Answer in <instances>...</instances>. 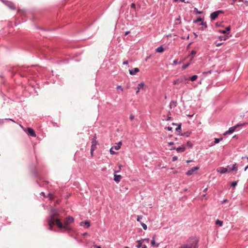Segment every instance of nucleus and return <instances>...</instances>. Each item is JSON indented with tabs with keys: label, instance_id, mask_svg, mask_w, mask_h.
Returning a JSON list of instances; mask_svg holds the SVG:
<instances>
[{
	"label": "nucleus",
	"instance_id": "f257e3e1",
	"mask_svg": "<svg viewBox=\"0 0 248 248\" xmlns=\"http://www.w3.org/2000/svg\"><path fill=\"white\" fill-rule=\"evenodd\" d=\"M61 213L62 211L58 208H54L52 207L50 208V214L46 218V221L49 226L48 229L50 231H54V225H56L61 230L71 231L70 226L74 223L75 221L74 218L69 216L63 220V223L62 222Z\"/></svg>",
	"mask_w": 248,
	"mask_h": 248
},
{
	"label": "nucleus",
	"instance_id": "f03ea898",
	"mask_svg": "<svg viewBox=\"0 0 248 248\" xmlns=\"http://www.w3.org/2000/svg\"><path fill=\"white\" fill-rule=\"evenodd\" d=\"M34 68L32 67H22L21 69V77H27L29 76L30 75H33V73L35 72L33 69Z\"/></svg>",
	"mask_w": 248,
	"mask_h": 248
},
{
	"label": "nucleus",
	"instance_id": "7ed1b4c3",
	"mask_svg": "<svg viewBox=\"0 0 248 248\" xmlns=\"http://www.w3.org/2000/svg\"><path fill=\"white\" fill-rule=\"evenodd\" d=\"M245 123H242V124H236L235 125L229 128V130L226 131L225 132L223 133L224 136H226L229 134H231L233 132L235 131V130L236 129V128L239 126H242L244 125H245Z\"/></svg>",
	"mask_w": 248,
	"mask_h": 248
},
{
	"label": "nucleus",
	"instance_id": "20e7f679",
	"mask_svg": "<svg viewBox=\"0 0 248 248\" xmlns=\"http://www.w3.org/2000/svg\"><path fill=\"white\" fill-rule=\"evenodd\" d=\"M198 240L194 239V240L189 244L183 245L180 248H198Z\"/></svg>",
	"mask_w": 248,
	"mask_h": 248
},
{
	"label": "nucleus",
	"instance_id": "39448f33",
	"mask_svg": "<svg viewBox=\"0 0 248 248\" xmlns=\"http://www.w3.org/2000/svg\"><path fill=\"white\" fill-rule=\"evenodd\" d=\"M188 79V78L184 76L181 78H178L175 80L173 81V84L174 85H179V84L181 83H184L185 84H186L188 83L186 82V80Z\"/></svg>",
	"mask_w": 248,
	"mask_h": 248
},
{
	"label": "nucleus",
	"instance_id": "423d86ee",
	"mask_svg": "<svg viewBox=\"0 0 248 248\" xmlns=\"http://www.w3.org/2000/svg\"><path fill=\"white\" fill-rule=\"evenodd\" d=\"M223 13V12L222 10H217L212 13L210 15L211 19L212 20H215L219 14H221Z\"/></svg>",
	"mask_w": 248,
	"mask_h": 248
},
{
	"label": "nucleus",
	"instance_id": "0eeeda50",
	"mask_svg": "<svg viewBox=\"0 0 248 248\" xmlns=\"http://www.w3.org/2000/svg\"><path fill=\"white\" fill-rule=\"evenodd\" d=\"M2 2L6 5L8 7H9L11 10H15L16 6L14 3L11 1L8 0H2Z\"/></svg>",
	"mask_w": 248,
	"mask_h": 248
},
{
	"label": "nucleus",
	"instance_id": "6e6552de",
	"mask_svg": "<svg viewBox=\"0 0 248 248\" xmlns=\"http://www.w3.org/2000/svg\"><path fill=\"white\" fill-rule=\"evenodd\" d=\"M199 168H200V167L199 166H196V167H193L191 169H190V170H189L186 172V174L187 176H191L194 173V171L198 170L199 169Z\"/></svg>",
	"mask_w": 248,
	"mask_h": 248
},
{
	"label": "nucleus",
	"instance_id": "1a4fd4ad",
	"mask_svg": "<svg viewBox=\"0 0 248 248\" xmlns=\"http://www.w3.org/2000/svg\"><path fill=\"white\" fill-rule=\"evenodd\" d=\"M119 172V170L118 171H115L114 172V181L115 182H116L117 183H118L120 182L122 177L121 175H117L116 174V173H117V172Z\"/></svg>",
	"mask_w": 248,
	"mask_h": 248
},
{
	"label": "nucleus",
	"instance_id": "9d476101",
	"mask_svg": "<svg viewBox=\"0 0 248 248\" xmlns=\"http://www.w3.org/2000/svg\"><path fill=\"white\" fill-rule=\"evenodd\" d=\"M27 133L28 135L33 137H36V134H35L34 130L33 129H32L31 128H30V127L27 128Z\"/></svg>",
	"mask_w": 248,
	"mask_h": 248
},
{
	"label": "nucleus",
	"instance_id": "9b49d317",
	"mask_svg": "<svg viewBox=\"0 0 248 248\" xmlns=\"http://www.w3.org/2000/svg\"><path fill=\"white\" fill-rule=\"evenodd\" d=\"M231 30V27L228 26L226 28L225 30H218V32L220 33H222L224 34H227L229 33L230 31Z\"/></svg>",
	"mask_w": 248,
	"mask_h": 248
},
{
	"label": "nucleus",
	"instance_id": "f8f14e48",
	"mask_svg": "<svg viewBox=\"0 0 248 248\" xmlns=\"http://www.w3.org/2000/svg\"><path fill=\"white\" fill-rule=\"evenodd\" d=\"M186 150V147L185 145H182L176 148V150L178 153H182L184 152Z\"/></svg>",
	"mask_w": 248,
	"mask_h": 248
},
{
	"label": "nucleus",
	"instance_id": "ddd939ff",
	"mask_svg": "<svg viewBox=\"0 0 248 248\" xmlns=\"http://www.w3.org/2000/svg\"><path fill=\"white\" fill-rule=\"evenodd\" d=\"M144 86V84L143 82L139 83L138 85V86L137 88L136 93L138 94L139 93V92H140V90L143 89Z\"/></svg>",
	"mask_w": 248,
	"mask_h": 248
},
{
	"label": "nucleus",
	"instance_id": "4468645a",
	"mask_svg": "<svg viewBox=\"0 0 248 248\" xmlns=\"http://www.w3.org/2000/svg\"><path fill=\"white\" fill-rule=\"evenodd\" d=\"M140 69L138 68H134L129 70V73L131 75H135L137 72H139Z\"/></svg>",
	"mask_w": 248,
	"mask_h": 248
},
{
	"label": "nucleus",
	"instance_id": "2eb2a0df",
	"mask_svg": "<svg viewBox=\"0 0 248 248\" xmlns=\"http://www.w3.org/2000/svg\"><path fill=\"white\" fill-rule=\"evenodd\" d=\"M83 224L86 226L85 227L86 228H88L90 226V223L89 221H82L80 222L81 226H82Z\"/></svg>",
	"mask_w": 248,
	"mask_h": 248
},
{
	"label": "nucleus",
	"instance_id": "dca6fc26",
	"mask_svg": "<svg viewBox=\"0 0 248 248\" xmlns=\"http://www.w3.org/2000/svg\"><path fill=\"white\" fill-rule=\"evenodd\" d=\"M40 195H41V196H43V197H48V198H49V199H50V200H52V199H53V195H52V194H51V193H49V194H48V195H47V196H46V195H45V193L44 192H41V193H40Z\"/></svg>",
	"mask_w": 248,
	"mask_h": 248
},
{
	"label": "nucleus",
	"instance_id": "f3484780",
	"mask_svg": "<svg viewBox=\"0 0 248 248\" xmlns=\"http://www.w3.org/2000/svg\"><path fill=\"white\" fill-rule=\"evenodd\" d=\"M191 132L189 131H187L186 132L182 133H178L179 135L185 136L186 137H188L191 134Z\"/></svg>",
	"mask_w": 248,
	"mask_h": 248
},
{
	"label": "nucleus",
	"instance_id": "a211bd4d",
	"mask_svg": "<svg viewBox=\"0 0 248 248\" xmlns=\"http://www.w3.org/2000/svg\"><path fill=\"white\" fill-rule=\"evenodd\" d=\"M155 235H154L152 238V240L151 241V245L153 247L156 246V247H158L159 246V244H157L155 245Z\"/></svg>",
	"mask_w": 248,
	"mask_h": 248
},
{
	"label": "nucleus",
	"instance_id": "6ab92c4d",
	"mask_svg": "<svg viewBox=\"0 0 248 248\" xmlns=\"http://www.w3.org/2000/svg\"><path fill=\"white\" fill-rule=\"evenodd\" d=\"M229 37V36L227 34H224L223 35L219 36L218 38L220 41L222 40H226Z\"/></svg>",
	"mask_w": 248,
	"mask_h": 248
},
{
	"label": "nucleus",
	"instance_id": "aec40b11",
	"mask_svg": "<svg viewBox=\"0 0 248 248\" xmlns=\"http://www.w3.org/2000/svg\"><path fill=\"white\" fill-rule=\"evenodd\" d=\"M219 172L221 173V174H223V173H225L227 172V169L226 168H224V167H220L219 168ZM219 171V170H218Z\"/></svg>",
	"mask_w": 248,
	"mask_h": 248
},
{
	"label": "nucleus",
	"instance_id": "412c9836",
	"mask_svg": "<svg viewBox=\"0 0 248 248\" xmlns=\"http://www.w3.org/2000/svg\"><path fill=\"white\" fill-rule=\"evenodd\" d=\"M155 51L158 53H162L164 51V48L162 46H160L155 49Z\"/></svg>",
	"mask_w": 248,
	"mask_h": 248
},
{
	"label": "nucleus",
	"instance_id": "4be33fe9",
	"mask_svg": "<svg viewBox=\"0 0 248 248\" xmlns=\"http://www.w3.org/2000/svg\"><path fill=\"white\" fill-rule=\"evenodd\" d=\"M196 51H195V50H192L191 52H190V54L189 55V57H191V60H192L194 57L195 56V55H196Z\"/></svg>",
	"mask_w": 248,
	"mask_h": 248
},
{
	"label": "nucleus",
	"instance_id": "5701e85b",
	"mask_svg": "<svg viewBox=\"0 0 248 248\" xmlns=\"http://www.w3.org/2000/svg\"><path fill=\"white\" fill-rule=\"evenodd\" d=\"M238 170L237 169V165L236 163L234 164L231 169H230V171H237Z\"/></svg>",
	"mask_w": 248,
	"mask_h": 248
},
{
	"label": "nucleus",
	"instance_id": "b1692460",
	"mask_svg": "<svg viewBox=\"0 0 248 248\" xmlns=\"http://www.w3.org/2000/svg\"><path fill=\"white\" fill-rule=\"evenodd\" d=\"M175 130L178 132L179 133H182L181 132V124H180L178 125L177 127L176 128Z\"/></svg>",
	"mask_w": 248,
	"mask_h": 248
},
{
	"label": "nucleus",
	"instance_id": "393cba45",
	"mask_svg": "<svg viewBox=\"0 0 248 248\" xmlns=\"http://www.w3.org/2000/svg\"><path fill=\"white\" fill-rule=\"evenodd\" d=\"M138 244L136 246L137 248H140L142 246V241L141 240H138L137 241Z\"/></svg>",
	"mask_w": 248,
	"mask_h": 248
},
{
	"label": "nucleus",
	"instance_id": "a878e982",
	"mask_svg": "<svg viewBox=\"0 0 248 248\" xmlns=\"http://www.w3.org/2000/svg\"><path fill=\"white\" fill-rule=\"evenodd\" d=\"M96 135H95L94 136V138L92 139V144H94V145H96L97 142L96 140Z\"/></svg>",
	"mask_w": 248,
	"mask_h": 248
},
{
	"label": "nucleus",
	"instance_id": "bb28decb",
	"mask_svg": "<svg viewBox=\"0 0 248 248\" xmlns=\"http://www.w3.org/2000/svg\"><path fill=\"white\" fill-rule=\"evenodd\" d=\"M216 224L218 225L219 226H222L223 225V221L218 219L216 221Z\"/></svg>",
	"mask_w": 248,
	"mask_h": 248
},
{
	"label": "nucleus",
	"instance_id": "cd10ccee",
	"mask_svg": "<svg viewBox=\"0 0 248 248\" xmlns=\"http://www.w3.org/2000/svg\"><path fill=\"white\" fill-rule=\"evenodd\" d=\"M190 64V62H187L186 63L183 65L182 67V69L184 70L186 69Z\"/></svg>",
	"mask_w": 248,
	"mask_h": 248
},
{
	"label": "nucleus",
	"instance_id": "c85d7f7f",
	"mask_svg": "<svg viewBox=\"0 0 248 248\" xmlns=\"http://www.w3.org/2000/svg\"><path fill=\"white\" fill-rule=\"evenodd\" d=\"M197 78H198L197 75H194L191 76V77H190L189 79L192 81H195Z\"/></svg>",
	"mask_w": 248,
	"mask_h": 248
},
{
	"label": "nucleus",
	"instance_id": "c756f323",
	"mask_svg": "<svg viewBox=\"0 0 248 248\" xmlns=\"http://www.w3.org/2000/svg\"><path fill=\"white\" fill-rule=\"evenodd\" d=\"M223 140L222 138H216L215 139L214 142L215 144L218 143L220 141Z\"/></svg>",
	"mask_w": 248,
	"mask_h": 248
},
{
	"label": "nucleus",
	"instance_id": "7c9ffc66",
	"mask_svg": "<svg viewBox=\"0 0 248 248\" xmlns=\"http://www.w3.org/2000/svg\"><path fill=\"white\" fill-rule=\"evenodd\" d=\"M202 21H203V19L201 17H198L196 20H194L193 22L195 23H197L199 22H202Z\"/></svg>",
	"mask_w": 248,
	"mask_h": 248
},
{
	"label": "nucleus",
	"instance_id": "2f4dec72",
	"mask_svg": "<svg viewBox=\"0 0 248 248\" xmlns=\"http://www.w3.org/2000/svg\"><path fill=\"white\" fill-rule=\"evenodd\" d=\"M96 145L94 144H92L91 147V152H93V151L96 149Z\"/></svg>",
	"mask_w": 248,
	"mask_h": 248
},
{
	"label": "nucleus",
	"instance_id": "473e14b6",
	"mask_svg": "<svg viewBox=\"0 0 248 248\" xmlns=\"http://www.w3.org/2000/svg\"><path fill=\"white\" fill-rule=\"evenodd\" d=\"M140 224L144 230H146L147 229V226L145 223L141 222Z\"/></svg>",
	"mask_w": 248,
	"mask_h": 248
},
{
	"label": "nucleus",
	"instance_id": "72a5a7b5",
	"mask_svg": "<svg viewBox=\"0 0 248 248\" xmlns=\"http://www.w3.org/2000/svg\"><path fill=\"white\" fill-rule=\"evenodd\" d=\"M204 28H207V25H206V23L205 22H204L203 21H202L201 23L200 24Z\"/></svg>",
	"mask_w": 248,
	"mask_h": 248
},
{
	"label": "nucleus",
	"instance_id": "f704fd0d",
	"mask_svg": "<svg viewBox=\"0 0 248 248\" xmlns=\"http://www.w3.org/2000/svg\"><path fill=\"white\" fill-rule=\"evenodd\" d=\"M237 184V181H234V182H233L231 184V186L234 188V187H235L236 186Z\"/></svg>",
	"mask_w": 248,
	"mask_h": 248
},
{
	"label": "nucleus",
	"instance_id": "c9c22d12",
	"mask_svg": "<svg viewBox=\"0 0 248 248\" xmlns=\"http://www.w3.org/2000/svg\"><path fill=\"white\" fill-rule=\"evenodd\" d=\"M187 146L190 148H191L192 147H193V144L190 141H187Z\"/></svg>",
	"mask_w": 248,
	"mask_h": 248
},
{
	"label": "nucleus",
	"instance_id": "e433bc0d",
	"mask_svg": "<svg viewBox=\"0 0 248 248\" xmlns=\"http://www.w3.org/2000/svg\"><path fill=\"white\" fill-rule=\"evenodd\" d=\"M142 217H143L142 216H138L137 218V221L140 222L141 219L142 218Z\"/></svg>",
	"mask_w": 248,
	"mask_h": 248
},
{
	"label": "nucleus",
	"instance_id": "4c0bfd02",
	"mask_svg": "<svg viewBox=\"0 0 248 248\" xmlns=\"http://www.w3.org/2000/svg\"><path fill=\"white\" fill-rule=\"evenodd\" d=\"M181 63V62H178L177 60H174L173 61V63L175 65L180 64Z\"/></svg>",
	"mask_w": 248,
	"mask_h": 248
},
{
	"label": "nucleus",
	"instance_id": "58836bf2",
	"mask_svg": "<svg viewBox=\"0 0 248 248\" xmlns=\"http://www.w3.org/2000/svg\"><path fill=\"white\" fill-rule=\"evenodd\" d=\"M113 147H111L109 150L110 153L111 155H114L116 153L113 150Z\"/></svg>",
	"mask_w": 248,
	"mask_h": 248
},
{
	"label": "nucleus",
	"instance_id": "ea45409f",
	"mask_svg": "<svg viewBox=\"0 0 248 248\" xmlns=\"http://www.w3.org/2000/svg\"><path fill=\"white\" fill-rule=\"evenodd\" d=\"M113 149H115L116 150H118L120 148V145H117L116 146H113Z\"/></svg>",
	"mask_w": 248,
	"mask_h": 248
},
{
	"label": "nucleus",
	"instance_id": "a19ab883",
	"mask_svg": "<svg viewBox=\"0 0 248 248\" xmlns=\"http://www.w3.org/2000/svg\"><path fill=\"white\" fill-rule=\"evenodd\" d=\"M211 72H212V70H209V71H206V72H203V74L204 75H207L208 74H211Z\"/></svg>",
	"mask_w": 248,
	"mask_h": 248
},
{
	"label": "nucleus",
	"instance_id": "79ce46f5",
	"mask_svg": "<svg viewBox=\"0 0 248 248\" xmlns=\"http://www.w3.org/2000/svg\"><path fill=\"white\" fill-rule=\"evenodd\" d=\"M178 159V157L177 156H174L172 158V161L174 162L175 161Z\"/></svg>",
	"mask_w": 248,
	"mask_h": 248
},
{
	"label": "nucleus",
	"instance_id": "37998d69",
	"mask_svg": "<svg viewBox=\"0 0 248 248\" xmlns=\"http://www.w3.org/2000/svg\"><path fill=\"white\" fill-rule=\"evenodd\" d=\"M131 8H133V9H135L136 8V5H135V4L134 3H132L131 4Z\"/></svg>",
	"mask_w": 248,
	"mask_h": 248
},
{
	"label": "nucleus",
	"instance_id": "c03bdc74",
	"mask_svg": "<svg viewBox=\"0 0 248 248\" xmlns=\"http://www.w3.org/2000/svg\"><path fill=\"white\" fill-rule=\"evenodd\" d=\"M117 89H120L122 92L123 91V89L122 88V86L120 85L117 86Z\"/></svg>",
	"mask_w": 248,
	"mask_h": 248
},
{
	"label": "nucleus",
	"instance_id": "a18cd8bd",
	"mask_svg": "<svg viewBox=\"0 0 248 248\" xmlns=\"http://www.w3.org/2000/svg\"><path fill=\"white\" fill-rule=\"evenodd\" d=\"M134 119V116L132 114L130 115V119L132 121Z\"/></svg>",
	"mask_w": 248,
	"mask_h": 248
},
{
	"label": "nucleus",
	"instance_id": "49530a36",
	"mask_svg": "<svg viewBox=\"0 0 248 248\" xmlns=\"http://www.w3.org/2000/svg\"><path fill=\"white\" fill-rule=\"evenodd\" d=\"M166 128L169 131H171L172 130V128L171 127H170V126H168Z\"/></svg>",
	"mask_w": 248,
	"mask_h": 248
},
{
	"label": "nucleus",
	"instance_id": "de8ad7c7",
	"mask_svg": "<svg viewBox=\"0 0 248 248\" xmlns=\"http://www.w3.org/2000/svg\"><path fill=\"white\" fill-rule=\"evenodd\" d=\"M151 57V55H150L149 56L146 57V58H145V61H147V60H148Z\"/></svg>",
	"mask_w": 248,
	"mask_h": 248
},
{
	"label": "nucleus",
	"instance_id": "09e8293b",
	"mask_svg": "<svg viewBox=\"0 0 248 248\" xmlns=\"http://www.w3.org/2000/svg\"><path fill=\"white\" fill-rule=\"evenodd\" d=\"M176 21H179V23H180V21H181L180 16H179L178 18H176Z\"/></svg>",
	"mask_w": 248,
	"mask_h": 248
},
{
	"label": "nucleus",
	"instance_id": "8fccbe9b",
	"mask_svg": "<svg viewBox=\"0 0 248 248\" xmlns=\"http://www.w3.org/2000/svg\"><path fill=\"white\" fill-rule=\"evenodd\" d=\"M174 144V142H170L168 143V145H172Z\"/></svg>",
	"mask_w": 248,
	"mask_h": 248
},
{
	"label": "nucleus",
	"instance_id": "3c124183",
	"mask_svg": "<svg viewBox=\"0 0 248 248\" xmlns=\"http://www.w3.org/2000/svg\"><path fill=\"white\" fill-rule=\"evenodd\" d=\"M129 33H130L129 31H126L125 32L124 35H126L128 34Z\"/></svg>",
	"mask_w": 248,
	"mask_h": 248
},
{
	"label": "nucleus",
	"instance_id": "603ef678",
	"mask_svg": "<svg viewBox=\"0 0 248 248\" xmlns=\"http://www.w3.org/2000/svg\"><path fill=\"white\" fill-rule=\"evenodd\" d=\"M123 64L124 65H126V64H128V62L127 61H124L123 62Z\"/></svg>",
	"mask_w": 248,
	"mask_h": 248
},
{
	"label": "nucleus",
	"instance_id": "864d4df0",
	"mask_svg": "<svg viewBox=\"0 0 248 248\" xmlns=\"http://www.w3.org/2000/svg\"><path fill=\"white\" fill-rule=\"evenodd\" d=\"M222 44V43H218V44H216V46H221Z\"/></svg>",
	"mask_w": 248,
	"mask_h": 248
},
{
	"label": "nucleus",
	"instance_id": "5fc2aeb1",
	"mask_svg": "<svg viewBox=\"0 0 248 248\" xmlns=\"http://www.w3.org/2000/svg\"><path fill=\"white\" fill-rule=\"evenodd\" d=\"M95 248H101V247L99 246L95 245L94 246Z\"/></svg>",
	"mask_w": 248,
	"mask_h": 248
},
{
	"label": "nucleus",
	"instance_id": "6e6d98bb",
	"mask_svg": "<svg viewBox=\"0 0 248 248\" xmlns=\"http://www.w3.org/2000/svg\"><path fill=\"white\" fill-rule=\"evenodd\" d=\"M5 120H10V121H11L13 122H15L14 120H13V119H5Z\"/></svg>",
	"mask_w": 248,
	"mask_h": 248
},
{
	"label": "nucleus",
	"instance_id": "4d7b16f0",
	"mask_svg": "<svg viewBox=\"0 0 248 248\" xmlns=\"http://www.w3.org/2000/svg\"><path fill=\"white\" fill-rule=\"evenodd\" d=\"M195 10H196V11H197V13H198V14H201V13H202V12H201L198 11V10H197V8H195Z\"/></svg>",
	"mask_w": 248,
	"mask_h": 248
},
{
	"label": "nucleus",
	"instance_id": "13d9d810",
	"mask_svg": "<svg viewBox=\"0 0 248 248\" xmlns=\"http://www.w3.org/2000/svg\"><path fill=\"white\" fill-rule=\"evenodd\" d=\"M248 169V165L247 166L245 169H244V171H246L247 170V169Z\"/></svg>",
	"mask_w": 248,
	"mask_h": 248
},
{
	"label": "nucleus",
	"instance_id": "bf43d9fd",
	"mask_svg": "<svg viewBox=\"0 0 248 248\" xmlns=\"http://www.w3.org/2000/svg\"><path fill=\"white\" fill-rule=\"evenodd\" d=\"M227 199H225L223 201H222V203H225V202H227Z\"/></svg>",
	"mask_w": 248,
	"mask_h": 248
},
{
	"label": "nucleus",
	"instance_id": "052dcab7",
	"mask_svg": "<svg viewBox=\"0 0 248 248\" xmlns=\"http://www.w3.org/2000/svg\"><path fill=\"white\" fill-rule=\"evenodd\" d=\"M176 147H172V148H170V150H176Z\"/></svg>",
	"mask_w": 248,
	"mask_h": 248
},
{
	"label": "nucleus",
	"instance_id": "680f3d73",
	"mask_svg": "<svg viewBox=\"0 0 248 248\" xmlns=\"http://www.w3.org/2000/svg\"><path fill=\"white\" fill-rule=\"evenodd\" d=\"M180 1H181V2H185V3H186V2L185 1V0H180ZM188 2L187 1L186 3H188Z\"/></svg>",
	"mask_w": 248,
	"mask_h": 248
},
{
	"label": "nucleus",
	"instance_id": "e2e57ef3",
	"mask_svg": "<svg viewBox=\"0 0 248 248\" xmlns=\"http://www.w3.org/2000/svg\"><path fill=\"white\" fill-rule=\"evenodd\" d=\"M118 145H120V146H121V145H122V142H121V141H120V142L118 143Z\"/></svg>",
	"mask_w": 248,
	"mask_h": 248
},
{
	"label": "nucleus",
	"instance_id": "0e129e2a",
	"mask_svg": "<svg viewBox=\"0 0 248 248\" xmlns=\"http://www.w3.org/2000/svg\"><path fill=\"white\" fill-rule=\"evenodd\" d=\"M142 248H147V246L146 245H144Z\"/></svg>",
	"mask_w": 248,
	"mask_h": 248
},
{
	"label": "nucleus",
	"instance_id": "69168bd1",
	"mask_svg": "<svg viewBox=\"0 0 248 248\" xmlns=\"http://www.w3.org/2000/svg\"><path fill=\"white\" fill-rule=\"evenodd\" d=\"M245 158H247V159H248V157H247V156L242 157V159Z\"/></svg>",
	"mask_w": 248,
	"mask_h": 248
},
{
	"label": "nucleus",
	"instance_id": "338daca9",
	"mask_svg": "<svg viewBox=\"0 0 248 248\" xmlns=\"http://www.w3.org/2000/svg\"><path fill=\"white\" fill-rule=\"evenodd\" d=\"M191 161H192V160H187L186 162H187V163H188L191 162Z\"/></svg>",
	"mask_w": 248,
	"mask_h": 248
},
{
	"label": "nucleus",
	"instance_id": "774afa93",
	"mask_svg": "<svg viewBox=\"0 0 248 248\" xmlns=\"http://www.w3.org/2000/svg\"><path fill=\"white\" fill-rule=\"evenodd\" d=\"M193 116V114H192V115H189L188 116L189 117H192V116Z\"/></svg>",
	"mask_w": 248,
	"mask_h": 248
}]
</instances>
